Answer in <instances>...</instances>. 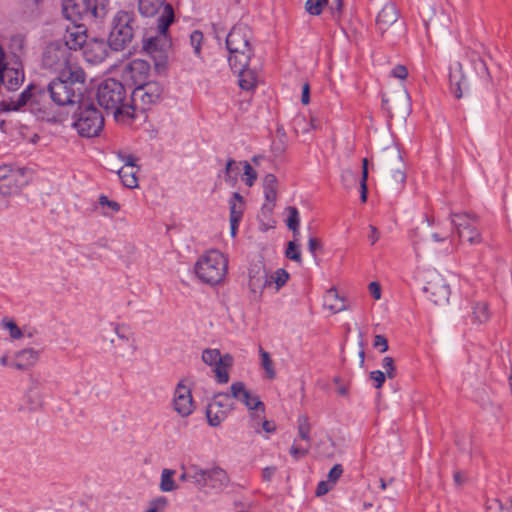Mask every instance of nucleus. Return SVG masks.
<instances>
[{
    "instance_id": "f257e3e1",
    "label": "nucleus",
    "mask_w": 512,
    "mask_h": 512,
    "mask_svg": "<svg viewBox=\"0 0 512 512\" xmlns=\"http://www.w3.org/2000/svg\"><path fill=\"white\" fill-rule=\"evenodd\" d=\"M251 39L252 31L243 23L234 25L226 37L229 65L238 74L240 88L247 91L257 85L258 65L254 63Z\"/></svg>"
},
{
    "instance_id": "f03ea898",
    "label": "nucleus",
    "mask_w": 512,
    "mask_h": 512,
    "mask_svg": "<svg viewBox=\"0 0 512 512\" xmlns=\"http://www.w3.org/2000/svg\"><path fill=\"white\" fill-rule=\"evenodd\" d=\"M47 91L49 98L58 106L78 105L86 91V74L82 68H72L68 74L52 80Z\"/></svg>"
},
{
    "instance_id": "7ed1b4c3",
    "label": "nucleus",
    "mask_w": 512,
    "mask_h": 512,
    "mask_svg": "<svg viewBox=\"0 0 512 512\" xmlns=\"http://www.w3.org/2000/svg\"><path fill=\"white\" fill-rule=\"evenodd\" d=\"M96 99L107 113L113 114L116 121L132 117L130 96L122 82L114 78L103 80L98 86Z\"/></svg>"
},
{
    "instance_id": "20e7f679",
    "label": "nucleus",
    "mask_w": 512,
    "mask_h": 512,
    "mask_svg": "<svg viewBox=\"0 0 512 512\" xmlns=\"http://www.w3.org/2000/svg\"><path fill=\"white\" fill-rule=\"evenodd\" d=\"M174 9L168 7L166 14L158 24V35L143 41V50L153 60L155 69L160 72L166 68L168 51L171 48V40L167 32L169 26L174 22Z\"/></svg>"
},
{
    "instance_id": "39448f33",
    "label": "nucleus",
    "mask_w": 512,
    "mask_h": 512,
    "mask_svg": "<svg viewBox=\"0 0 512 512\" xmlns=\"http://www.w3.org/2000/svg\"><path fill=\"white\" fill-rule=\"evenodd\" d=\"M110 0H63L62 11L73 23L92 22L106 17Z\"/></svg>"
},
{
    "instance_id": "423d86ee",
    "label": "nucleus",
    "mask_w": 512,
    "mask_h": 512,
    "mask_svg": "<svg viewBox=\"0 0 512 512\" xmlns=\"http://www.w3.org/2000/svg\"><path fill=\"white\" fill-rule=\"evenodd\" d=\"M72 127L83 138H93L104 128V116L92 102H81L72 116Z\"/></svg>"
},
{
    "instance_id": "0eeeda50",
    "label": "nucleus",
    "mask_w": 512,
    "mask_h": 512,
    "mask_svg": "<svg viewBox=\"0 0 512 512\" xmlns=\"http://www.w3.org/2000/svg\"><path fill=\"white\" fill-rule=\"evenodd\" d=\"M137 27L133 11L119 10L116 12L111 22L108 38L111 49L114 51L125 49L133 40Z\"/></svg>"
},
{
    "instance_id": "6e6552de",
    "label": "nucleus",
    "mask_w": 512,
    "mask_h": 512,
    "mask_svg": "<svg viewBox=\"0 0 512 512\" xmlns=\"http://www.w3.org/2000/svg\"><path fill=\"white\" fill-rule=\"evenodd\" d=\"M227 271V260L218 250H210L195 265L197 277L204 283L215 285L221 282Z\"/></svg>"
},
{
    "instance_id": "1a4fd4ad",
    "label": "nucleus",
    "mask_w": 512,
    "mask_h": 512,
    "mask_svg": "<svg viewBox=\"0 0 512 512\" xmlns=\"http://www.w3.org/2000/svg\"><path fill=\"white\" fill-rule=\"evenodd\" d=\"M71 52L65 43L59 40L50 42L42 54V66L59 75L68 74L72 68H80L71 62Z\"/></svg>"
},
{
    "instance_id": "9d476101",
    "label": "nucleus",
    "mask_w": 512,
    "mask_h": 512,
    "mask_svg": "<svg viewBox=\"0 0 512 512\" xmlns=\"http://www.w3.org/2000/svg\"><path fill=\"white\" fill-rule=\"evenodd\" d=\"M164 87L156 81H147L133 89L130 95V103L132 106V117L134 118L135 110L146 111L152 105L158 103L163 95Z\"/></svg>"
},
{
    "instance_id": "9b49d317",
    "label": "nucleus",
    "mask_w": 512,
    "mask_h": 512,
    "mask_svg": "<svg viewBox=\"0 0 512 512\" xmlns=\"http://www.w3.org/2000/svg\"><path fill=\"white\" fill-rule=\"evenodd\" d=\"M24 81L22 64L16 56L7 62L4 49L0 46V85L7 90L14 91Z\"/></svg>"
},
{
    "instance_id": "f8f14e48",
    "label": "nucleus",
    "mask_w": 512,
    "mask_h": 512,
    "mask_svg": "<svg viewBox=\"0 0 512 512\" xmlns=\"http://www.w3.org/2000/svg\"><path fill=\"white\" fill-rule=\"evenodd\" d=\"M28 184L26 170L10 165L0 166V195L7 197L19 193Z\"/></svg>"
},
{
    "instance_id": "ddd939ff",
    "label": "nucleus",
    "mask_w": 512,
    "mask_h": 512,
    "mask_svg": "<svg viewBox=\"0 0 512 512\" xmlns=\"http://www.w3.org/2000/svg\"><path fill=\"white\" fill-rule=\"evenodd\" d=\"M380 163L387 172L392 174L394 183L402 186L406 181L405 164L397 147L385 148L380 157Z\"/></svg>"
},
{
    "instance_id": "4468645a",
    "label": "nucleus",
    "mask_w": 512,
    "mask_h": 512,
    "mask_svg": "<svg viewBox=\"0 0 512 512\" xmlns=\"http://www.w3.org/2000/svg\"><path fill=\"white\" fill-rule=\"evenodd\" d=\"M150 73V64L143 59L130 61L122 71L125 81L131 82L135 87L147 82Z\"/></svg>"
},
{
    "instance_id": "2eb2a0df",
    "label": "nucleus",
    "mask_w": 512,
    "mask_h": 512,
    "mask_svg": "<svg viewBox=\"0 0 512 512\" xmlns=\"http://www.w3.org/2000/svg\"><path fill=\"white\" fill-rule=\"evenodd\" d=\"M271 283L265 264L262 261L251 263L248 268V285L255 295H261L263 289Z\"/></svg>"
},
{
    "instance_id": "dca6fc26",
    "label": "nucleus",
    "mask_w": 512,
    "mask_h": 512,
    "mask_svg": "<svg viewBox=\"0 0 512 512\" xmlns=\"http://www.w3.org/2000/svg\"><path fill=\"white\" fill-rule=\"evenodd\" d=\"M173 408L181 416L187 417L194 411V402L190 388L180 381L175 388Z\"/></svg>"
},
{
    "instance_id": "f3484780",
    "label": "nucleus",
    "mask_w": 512,
    "mask_h": 512,
    "mask_svg": "<svg viewBox=\"0 0 512 512\" xmlns=\"http://www.w3.org/2000/svg\"><path fill=\"white\" fill-rule=\"evenodd\" d=\"M423 292L428 294L429 300L435 305H442L449 300L450 287L442 277L437 276L426 283Z\"/></svg>"
},
{
    "instance_id": "a211bd4d",
    "label": "nucleus",
    "mask_w": 512,
    "mask_h": 512,
    "mask_svg": "<svg viewBox=\"0 0 512 512\" xmlns=\"http://www.w3.org/2000/svg\"><path fill=\"white\" fill-rule=\"evenodd\" d=\"M110 49L109 41L106 42L102 39L87 41L82 48L86 61L92 64L103 62L107 58Z\"/></svg>"
},
{
    "instance_id": "6ab92c4d",
    "label": "nucleus",
    "mask_w": 512,
    "mask_h": 512,
    "mask_svg": "<svg viewBox=\"0 0 512 512\" xmlns=\"http://www.w3.org/2000/svg\"><path fill=\"white\" fill-rule=\"evenodd\" d=\"M87 28L84 24L74 23L72 26H68L65 30L63 39L60 40L66 44L69 51H77L82 49L87 42Z\"/></svg>"
},
{
    "instance_id": "aec40b11",
    "label": "nucleus",
    "mask_w": 512,
    "mask_h": 512,
    "mask_svg": "<svg viewBox=\"0 0 512 512\" xmlns=\"http://www.w3.org/2000/svg\"><path fill=\"white\" fill-rule=\"evenodd\" d=\"M449 83L451 93L458 99L461 98L463 96V92L467 91L469 88L467 78L463 72L462 64L459 61H455L450 65Z\"/></svg>"
},
{
    "instance_id": "412c9836",
    "label": "nucleus",
    "mask_w": 512,
    "mask_h": 512,
    "mask_svg": "<svg viewBox=\"0 0 512 512\" xmlns=\"http://www.w3.org/2000/svg\"><path fill=\"white\" fill-rule=\"evenodd\" d=\"M230 390L231 396L243 403L249 410L254 408H263V402L260 400V398L256 395H253L246 388V385L243 382L237 381L232 383Z\"/></svg>"
},
{
    "instance_id": "4be33fe9",
    "label": "nucleus",
    "mask_w": 512,
    "mask_h": 512,
    "mask_svg": "<svg viewBox=\"0 0 512 512\" xmlns=\"http://www.w3.org/2000/svg\"><path fill=\"white\" fill-rule=\"evenodd\" d=\"M168 7L173 9L172 5L166 0H138V10L143 17H154L159 14L158 24L166 14Z\"/></svg>"
},
{
    "instance_id": "5701e85b",
    "label": "nucleus",
    "mask_w": 512,
    "mask_h": 512,
    "mask_svg": "<svg viewBox=\"0 0 512 512\" xmlns=\"http://www.w3.org/2000/svg\"><path fill=\"white\" fill-rule=\"evenodd\" d=\"M398 16V10L393 3L385 4L376 18L378 30L384 34L390 26L397 22Z\"/></svg>"
},
{
    "instance_id": "b1692460",
    "label": "nucleus",
    "mask_w": 512,
    "mask_h": 512,
    "mask_svg": "<svg viewBox=\"0 0 512 512\" xmlns=\"http://www.w3.org/2000/svg\"><path fill=\"white\" fill-rule=\"evenodd\" d=\"M278 180L274 174H266L263 179V191L266 199V204L263 205L262 210L272 212L275 207L277 199Z\"/></svg>"
},
{
    "instance_id": "393cba45",
    "label": "nucleus",
    "mask_w": 512,
    "mask_h": 512,
    "mask_svg": "<svg viewBox=\"0 0 512 512\" xmlns=\"http://www.w3.org/2000/svg\"><path fill=\"white\" fill-rule=\"evenodd\" d=\"M206 487L216 492L222 491L229 482L227 473L220 467H214L206 470L205 476Z\"/></svg>"
},
{
    "instance_id": "a878e982",
    "label": "nucleus",
    "mask_w": 512,
    "mask_h": 512,
    "mask_svg": "<svg viewBox=\"0 0 512 512\" xmlns=\"http://www.w3.org/2000/svg\"><path fill=\"white\" fill-rule=\"evenodd\" d=\"M39 359V352L32 349L27 348L21 351H18L15 354V361L10 365L17 370L25 371L34 366Z\"/></svg>"
},
{
    "instance_id": "bb28decb",
    "label": "nucleus",
    "mask_w": 512,
    "mask_h": 512,
    "mask_svg": "<svg viewBox=\"0 0 512 512\" xmlns=\"http://www.w3.org/2000/svg\"><path fill=\"white\" fill-rule=\"evenodd\" d=\"M323 305L333 314L339 313L346 309L344 299L339 296L336 288H330L326 291Z\"/></svg>"
},
{
    "instance_id": "cd10ccee",
    "label": "nucleus",
    "mask_w": 512,
    "mask_h": 512,
    "mask_svg": "<svg viewBox=\"0 0 512 512\" xmlns=\"http://www.w3.org/2000/svg\"><path fill=\"white\" fill-rule=\"evenodd\" d=\"M29 88H31V107L38 110L39 112H45V103L47 102V97L49 96L47 88L45 89L37 85H29Z\"/></svg>"
},
{
    "instance_id": "c85d7f7f",
    "label": "nucleus",
    "mask_w": 512,
    "mask_h": 512,
    "mask_svg": "<svg viewBox=\"0 0 512 512\" xmlns=\"http://www.w3.org/2000/svg\"><path fill=\"white\" fill-rule=\"evenodd\" d=\"M202 360L209 366H215L218 363H226V365H233V357L230 354L221 356L218 349H205L202 352Z\"/></svg>"
},
{
    "instance_id": "c756f323",
    "label": "nucleus",
    "mask_w": 512,
    "mask_h": 512,
    "mask_svg": "<svg viewBox=\"0 0 512 512\" xmlns=\"http://www.w3.org/2000/svg\"><path fill=\"white\" fill-rule=\"evenodd\" d=\"M230 219L241 221L244 212V199L238 192H234L229 200Z\"/></svg>"
},
{
    "instance_id": "7c9ffc66",
    "label": "nucleus",
    "mask_w": 512,
    "mask_h": 512,
    "mask_svg": "<svg viewBox=\"0 0 512 512\" xmlns=\"http://www.w3.org/2000/svg\"><path fill=\"white\" fill-rule=\"evenodd\" d=\"M139 171V167H122L118 171V176L121 179L123 185L127 188H136L138 186L137 173Z\"/></svg>"
},
{
    "instance_id": "2f4dec72",
    "label": "nucleus",
    "mask_w": 512,
    "mask_h": 512,
    "mask_svg": "<svg viewBox=\"0 0 512 512\" xmlns=\"http://www.w3.org/2000/svg\"><path fill=\"white\" fill-rule=\"evenodd\" d=\"M25 402L30 411L40 410L43 406V399L36 387H30L25 394Z\"/></svg>"
},
{
    "instance_id": "473e14b6",
    "label": "nucleus",
    "mask_w": 512,
    "mask_h": 512,
    "mask_svg": "<svg viewBox=\"0 0 512 512\" xmlns=\"http://www.w3.org/2000/svg\"><path fill=\"white\" fill-rule=\"evenodd\" d=\"M30 92L29 86L17 97V99H10L7 102H3V105L8 111H17L28 102L30 103Z\"/></svg>"
},
{
    "instance_id": "72a5a7b5",
    "label": "nucleus",
    "mask_w": 512,
    "mask_h": 512,
    "mask_svg": "<svg viewBox=\"0 0 512 512\" xmlns=\"http://www.w3.org/2000/svg\"><path fill=\"white\" fill-rule=\"evenodd\" d=\"M240 174V168L234 159H229L225 165L223 171L224 180L230 186H234L237 183L238 175Z\"/></svg>"
},
{
    "instance_id": "f704fd0d",
    "label": "nucleus",
    "mask_w": 512,
    "mask_h": 512,
    "mask_svg": "<svg viewBox=\"0 0 512 512\" xmlns=\"http://www.w3.org/2000/svg\"><path fill=\"white\" fill-rule=\"evenodd\" d=\"M231 392L230 393H218L214 396L213 400L209 405L212 408L225 410L227 413L233 409V403L231 402Z\"/></svg>"
},
{
    "instance_id": "c9c22d12",
    "label": "nucleus",
    "mask_w": 512,
    "mask_h": 512,
    "mask_svg": "<svg viewBox=\"0 0 512 512\" xmlns=\"http://www.w3.org/2000/svg\"><path fill=\"white\" fill-rule=\"evenodd\" d=\"M206 470L202 469L198 465H190V483H192L198 489H203L206 487L205 476Z\"/></svg>"
},
{
    "instance_id": "e433bc0d",
    "label": "nucleus",
    "mask_w": 512,
    "mask_h": 512,
    "mask_svg": "<svg viewBox=\"0 0 512 512\" xmlns=\"http://www.w3.org/2000/svg\"><path fill=\"white\" fill-rule=\"evenodd\" d=\"M458 236L462 241H467L470 244H478L481 242V235L473 225L459 228Z\"/></svg>"
},
{
    "instance_id": "4c0bfd02",
    "label": "nucleus",
    "mask_w": 512,
    "mask_h": 512,
    "mask_svg": "<svg viewBox=\"0 0 512 512\" xmlns=\"http://www.w3.org/2000/svg\"><path fill=\"white\" fill-rule=\"evenodd\" d=\"M206 416L210 426L217 427L227 416V412L222 409L212 408L211 405L207 406Z\"/></svg>"
},
{
    "instance_id": "58836bf2",
    "label": "nucleus",
    "mask_w": 512,
    "mask_h": 512,
    "mask_svg": "<svg viewBox=\"0 0 512 512\" xmlns=\"http://www.w3.org/2000/svg\"><path fill=\"white\" fill-rule=\"evenodd\" d=\"M174 470L163 469L161 473L160 490L162 492H171L177 489V485L173 480Z\"/></svg>"
},
{
    "instance_id": "ea45409f",
    "label": "nucleus",
    "mask_w": 512,
    "mask_h": 512,
    "mask_svg": "<svg viewBox=\"0 0 512 512\" xmlns=\"http://www.w3.org/2000/svg\"><path fill=\"white\" fill-rule=\"evenodd\" d=\"M452 224L457 230V233L459 232V228H465V226H471L473 223L477 221V216L475 215H469L467 213H461V214H452Z\"/></svg>"
},
{
    "instance_id": "a19ab883",
    "label": "nucleus",
    "mask_w": 512,
    "mask_h": 512,
    "mask_svg": "<svg viewBox=\"0 0 512 512\" xmlns=\"http://www.w3.org/2000/svg\"><path fill=\"white\" fill-rule=\"evenodd\" d=\"M259 354L261 357V367L264 369L266 377L268 379H274L276 377V372L273 367V361L270 354L262 347L259 348Z\"/></svg>"
},
{
    "instance_id": "79ce46f5",
    "label": "nucleus",
    "mask_w": 512,
    "mask_h": 512,
    "mask_svg": "<svg viewBox=\"0 0 512 512\" xmlns=\"http://www.w3.org/2000/svg\"><path fill=\"white\" fill-rule=\"evenodd\" d=\"M470 59L471 62L474 65L475 72L480 78L488 80L489 78V72L486 63L484 60L476 53L471 52L470 53Z\"/></svg>"
},
{
    "instance_id": "37998d69",
    "label": "nucleus",
    "mask_w": 512,
    "mask_h": 512,
    "mask_svg": "<svg viewBox=\"0 0 512 512\" xmlns=\"http://www.w3.org/2000/svg\"><path fill=\"white\" fill-rule=\"evenodd\" d=\"M288 218H287V227L293 232L294 235L299 233V224L300 217L298 209L294 206H289L287 208Z\"/></svg>"
},
{
    "instance_id": "c03bdc74",
    "label": "nucleus",
    "mask_w": 512,
    "mask_h": 512,
    "mask_svg": "<svg viewBox=\"0 0 512 512\" xmlns=\"http://www.w3.org/2000/svg\"><path fill=\"white\" fill-rule=\"evenodd\" d=\"M250 420L251 427L255 430L256 433H260V426L262 425L263 420H265V405L263 404V408H254L250 410Z\"/></svg>"
},
{
    "instance_id": "a18cd8bd",
    "label": "nucleus",
    "mask_w": 512,
    "mask_h": 512,
    "mask_svg": "<svg viewBox=\"0 0 512 512\" xmlns=\"http://www.w3.org/2000/svg\"><path fill=\"white\" fill-rule=\"evenodd\" d=\"M297 423L300 438L306 442H310L311 425L309 423V418L306 415H300Z\"/></svg>"
},
{
    "instance_id": "49530a36",
    "label": "nucleus",
    "mask_w": 512,
    "mask_h": 512,
    "mask_svg": "<svg viewBox=\"0 0 512 512\" xmlns=\"http://www.w3.org/2000/svg\"><path fill=\"white\" fill-rule=\"evenodd\" d=\"M474 321L484 323L489 319L488 305L485 302H478L473 306Z\"/></svg>"
},
{
    "instance_id": "de8ad7c7",
    "label": "nucleus",
    "mask_w": 512,
    "mask_h": 512,
    "mask_svg": "<svg viewBox=\"0 0 512 512\" xmlns=\"http://www.w3.org/2000/svg\"><path fill=\"white\" fill-rule=\"evenodd\" d=\"M487 512H512V499L505 504L497 499L488 501Z\"/></svg>"
},
{
    "instance_id": "09e8293b",
    "label": "nucleus",
    "mask_w": 512,
    "mask_h": 512,
    "mask_svg": "<svg viewBox=\"0 0 512 512\" xmlns=\"http://www.w3.org/2000/svg\"><path fill=\"white\" fill-rule=\"evenodd\" d=\"M329 0H307L305 3L306 11L313 16L321 14L324 5H327Z\"/></svg>"
},
{
    "instance_id": "8fccbe9b",
    "label": "nucleus",
    "mask_w": 512,
    "mask_h": 512,
    "mask_svg": "<svg viewBox=\"0 0 512 512\" xmlns=\"http://www.w3.org/2000/svg\"><path fill=\"white\" fill-rule=\"evenodd\" d=\"M232 365H226V363H218L215 365V377L218 383L225 384L229 381L228 369Z\"/></svg>"
},
{
    "instance_id": "3c124183",
    "label": "nucleus",
    "mask_w": 512,
    "mask_h": 512,
    "mask_svg": "<svg viewBox=\"0 0 512 512\" xmlns=\"http://www.w3.org/2000/svg\"><path fill=\"white\" fill-rule=\"evenodd\" d=\"M285 256L292 261L301 263L302 258H301L300 248H299V245L296 244L295 241L288 242L287 248L285 250Z\"/></svg>"
},
{
    "instance_id": "603ef678",
    "label": "nucleus",
    "mask_w": 512,
    "mask_h": 512,
    "mask_svg": "<svg viewBox=\"0 0 512 512\" xmlns=\"http://www.w3.org/2000/svg\"><path fill=\"white\" fill-rule=\"evenodd\" d=\"M2 326L9 330L10 336L13 339H20L23 336L22 330L12 319L4 318L2 320Z\"/></svg>"
},
{
    "instance_id": "864d4df0",
    "label": "nucleus",
    "mask_w": 512,
    "mask_h": 512,
    "mask_svg": "<svg viewBox=\"0 0 512 512\" xmlns=\"http://www.w3.org/2000/svg\"><path fill=\"white\" fill-rule=\"evenodd\" d=\"M240 165H243L244 169V175H245V184L249 187L253 186L256 179H257V173L252 168V166L247 161H242L239 163Z\"/></svg>"
},
{
    "instance_id": "5fc2aeb1",
    "label": "nucleus",
    "mask_w": 512,
    "mask_h": 512,
    "mask_svg": "<svg viewBox=\"0 0 512 512\" xmlns=\"http://www.w3.org/2000/svg\"><path fill=\"white\" fill-rule=\"evenodd\" d=\"M167 503V499L163 496L155 498L149 502V506L145 512H163Z\"/></svg>"
},
{
    "instance_id": "6e6d98bb",
    "label": "nucleus",
    "mask_w": 512,
    "mask_h": 512,
    "mask_svg": "<svg viewBox=\"0 0 512 512\" xmlns=\"http://www.w3.org/2000/svg\"><path fill=\"white\" fill-rule=\"evenodd\" d=\"M271 279L276 284V289L279 290L288 281L289 273L285 269L279 268L275 271L274 275L271 276Z\"/></svg>"
},
{
    "instance_id": "4d7b16f0",
    "label": "nucleus",
    "mask_w": 512,
    "mask_h": 512,
    "mask_svg": "<svg viewBox=\"0 0 512 512\" xmlns=\"http://www.w3.org/2000/svg\"><path fill=\"white\" fill-rule=\"evenodd\" d=\"M203 42V33L199 30H195L190 35V43L193 47L194 53L199 56L201 54V45Z\"/></svg>"
},
{
    "instance_id": "13d9d810",
    "label": "nucleus",
    "mask_w": 512,
    "mask_h": 512,
    "mask_svg": "<svg viewBox=\"0 0 512 512\" xmlns=\"http://www.w3.org/2000/svg\"><path fill=\"white\" fill-rule=\"evenodd\" d=\"M382 367L384 368L385 375H387L388 378L392 379L396 376V367L392 357H384L382 360Z\"/></svg>"
},
{
    "instance_id": "bf43d9fd",
    "label": "nucleus",
    "mask_w": 512,
    "mask_h": 512,
    "mask_svg": "<svg viewBox=\"0 0 512 512\" xmlns=\"http://www.w3.org/2000/svg\"><path fill=\"white\" fill-rule=\"evenodd\" d=\"M367 180H368V168L362 169L361 179H360V199L362 202L367 201Z\"/></svg>"
},
{
    "instance_id": "052dcab7",
    "label": "nucleus",
    "mask_w": 512,
    "mask_h": 512,
    "mask_svg": "<svg viewBox=\"0 0 512 512\" xmlns=\"http://www.w3.org/2000/svg\"><path fill=\"white\" fill-rule=\"evenodd\" d=\"M343 474V467L341 464H335L328 473L327 481H329L333 486L337 483L339 478Z\"/></svg>"
},
{
    "instance_id": "680f3d73",
    "label": "nucleus",
    "mask_w": 512,
    "mask_h": 512,
    "mask_svg": "<svg viewBox=\"0 0 512 512\" xmlns=\"http://www.w3.org/2000/svg\"><path fill=\"white\" fill-rule=\"evenodd\" d=\"M385 377V373L380 370L370 372V379L375 382V387L377 389L382 387L383 383L385 382Z\"/></svg>"
},
{
    "instance_id": "e2e57ef3",
    "label": "nucleus",
    "mask_w": 512,
    "mask_h": 512,
    "mask_svg": "<svg viewBox=\"0 0 512 512\" xmlns=\"http://www.w3.org/2000/svg\"><path fill=\"white\" fill-rule=\"evenodd\" d=\"M99 204L101 206H108L111 210L118 212L120 210V204L116 201L109 200L107 196L101 195L99 197Z\"/></svg>"
},
{
    "instance_id": "0e129e2a",
    "label": "nucleus",
    "mask_w": 512,
    "mask_h": 512,
    "mask_svg": "<svg viewBox=\"0 0 512 512\" xmlns=\"http://www.w3.org/2000/svg\"><path fill=\"white\" fill-rule=\"evenodd\" d=\"M333 485L329 481H320L316 488V496H323L333 489Z\"/></svg>"
},
{
    "instance_id": "69168bd1",
    "label": "nucleus",
    "mask_w": 512,
    "mask_h": 512,
    "mask_svg": "<svg viewBox=\"0 0 512 512\" xmlns=\"http://www.w3.org/2000/svg\"><path fill=\"white\" fill-rule=\"evenodd\" d=\"M373 345L376 348H380L381 353H384L388 350V341L383 335H376Z\"/></svg>"
},
{
    "instance_id": "338daca9",
    "label": "nucleus",
    "mask_w": 512,
    "mask_h": 512,
    "mask_svg": "<svg viewBox=\"0 0 512 512\" xmlns=\"http://www.w3.org/2000/svg\"><path fill=\"white\" fill-rule=\"evenodd\" d=\"M391 75L395 78L404 80L408 75V71L404 65H397L392 69Z\"/></svg>"
},
{
    "instance_id": "774afa93",
    "label": "nucleus",
    "mask_w": 512,
    "mask_h": 512,
    "mask_svg": "<svg viewBox=\"0 0 512 512\" xmlns=\"http://www.w3.org/2000/svg\"><path fill=\"white\" fill-rule=\"evenodd\" d=\"M307 453H308V448H301L296 445H292L290 448V454L296 460L304 457Z\"/></svg>"
}]
</instances>
